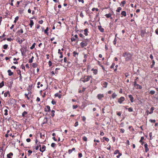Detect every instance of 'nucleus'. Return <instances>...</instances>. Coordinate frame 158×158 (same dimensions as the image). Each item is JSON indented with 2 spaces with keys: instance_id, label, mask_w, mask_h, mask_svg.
<instances>
[{
  "instance_id": "nucleus-45",
  "label": "nucleus",
  "mask_w": 158,
  "mask_h": 158,
  "mask_svg": "<svg viewBox=\"0 0 158 158\" xmlns=\"http://www.w3.org/2000/svg\"><path fill=\"white\" fill-rule=\"evenodd\" d=\"M48 65H49V66L51 67L52 65V63L51 61L49 60L48 61Z\"/></svg>"
},
{
  "instance_id": "nucleus-22",
  "label": "nucleus",
  "mask_w": 158,
  "mask_h": 158,
  "mask_svg": "<svg viewBox=\"0 0 158 158\" xmlns=\"http://www.w3.org/2000/svg\"><path fill=\"white\" fill-rule=\"evenodd\" d=\"M18 32H19V35H20L21 34H22L23 33V29H20L18 31Z\"/></svg>"
},
{
  "instance_id": "nucleus-60",
  "label": "nucleus",
  "mask_w": 158,
  "mask_h": 158,
  "mask_svg": "<svg viewBox=\"0 0 158 158\" xmlns=\"http://www.w3.org/2000/svg\"><path fill=\"white\" fill-rule=\"evenodd\" d=\"M103 139H105L106 141L108 142L109 141V138H106L105 137H103Z\"/></svg>"
},
{
  "instance_id": "nucleus-21",
  "label": "nucleus",
  "mask_w": 158,
  "mask_h": 158,
  "mask_svg": "<svg viewBox=\"0 0 158 158\" xmlns=\"http://www.w3.org/2000/svg\"><path fill=\"white\" fill-rule=\"evenodd\" d=\"M48 27H47L46 29L44 31V33L45 34H46L47 35H48Z\"/></svg>"
},
{
  "instance_id": "nucleus-61",
  "label": "nucleus",
  "mask_w": 158,
  "mask_h": 158,
  "mask_svg": "<svg viewBox=\"0 0 158 158\" xmlns=\"http://www.w3.org/2000/svg\"><path fill=\"white\" fill-rule=\"evenodd\" d=\"M149 121L151 123H155L156 122V120L154 119H150Z\"/></svg>"
},
{
  "instance_id": "nucleus-36",
  "label": "nucleus",
  "mask_w": 158,
  "mask_h": 158,
  "mask_svg": "<svg viewBox=\"0 0 158 158\" xmlns=\"http://www.w3.org/2000/svg\"><path fill=\"white\" fill-rule=\"evenodd\" d=\"M8 47L7 44H5L3 46V48L4 49H6Z\"/></svg>"
},
{
  "instance_id": "nucleus-32",
  "label": "nucleus",
  "mask_w": 158,
  "mask_h": 158,
  "mask_svg": "<svg viewBox=\"0 0 158 158\" xmlns=\"http://www.w3.org/2000/svg\"><path fill=\"white\" fill-rule=\"evenodd\" d=\"M36 45V44L35 43H34L32 45V46L30 47V49L31 50L33 49L35 47V45Z\"/></svg>"
},
{
  "instance_id": "nucleus-33",
  "label": "nucleus",
  "mask_w": 158,
  "mask_h": 158,
  "mask_svg": "<svg viewBox=\"0 0 158 158\" xmlns=\"http://www.w3.org/2000/svg\"><path fill=\"white\" fill-rule=\"evenodd\" d=\"M154 110V108L153 107H152L150 109L151 111L149 112V114H151L153 113V111Z\"/></svg>"
},
{
  "instance_id": "nucleus-49",
  "label": "nucleus",
  "mask_w": 158,
  "mask_h": 158,
  "mask_svg": "<svg viewBox=\"0 0 158 158\" xmlns=\"http://www.w3.org/2000/svg\"><path fill=\"white\" fill-rule=\"evenodd\" d=\"M78 107V106L77 105H73V109H75Z\"/></svg>"
},
{
  "instance_id": "nucleus-1",
  "label": "nucleus",
  "mask_w": 158,
  "mask_h": 158,
  "mask_svg": "<svg viewBox=\"0 0 158 158\" xmlns=\"http://www.w3.org/2000/svg\"><path fill=\"white\" fill-rule=\"evenodd\" d=\"M92 78V76L84 75L80 79V80L82 81L83 82L85 83L89 81L90 78Z\"/></svg>"
},
{
  "instance_id": "nucleus-47",
  "label": "nucleus",
  "mask_w": 158,
  "mask_h": 158,
  "mask_svg": "<svg viewBox=\"0 0 158 158\" xmlns=\"http://www.w3.org/2000/svg\"><path fill=\"white\" fill-rule=\"evenodd\" d=\"M122 8L121 7H118V8L116 10V11L118 12H119L121 10Z\"/></svg>"
},
{
  "instance_id": "nucleus-18",
  "label": "nucleus",
  "mask_w": 158,
  "mask_h": 158,
  "mask_svg": "<svg viewBox=\"0 0 158 158\" xmlns=\"http://www.w3.org/2000/svg\"><path fill=\"white\" fill-rule=\"evenodd\" d=\"M34 23L32 20H30V23H29V25H30V27L31 28L32 26L34 25Z\"/></svg>"
},
{
  "instance_id": "nucleus-19",
  "label": "nucleus",
  "mask_w": 158,
  "mask_h": 158,
  "mask_svg": "<svg viewBox=\"0 0 158 158\" xmlns=\"http://www.w3.org/2000/svg\"><path fill=\"white\" fill-rule=\"evenodd\" d=\"M128 97L130 98V100L131 102H133V100L134 99V98H133V97H132V95L131 94L129 95H128Z\"/></svg>"
},
{
  "instance_id": "nucleus-14",
  "label": "nucleus",
  "mask_w": 158,
  "mask_h": 158,
  "mask_svg": "<svg viewBox=\"0 0 158 158\" xmlns=\"http://www.w3.org/2000/svg\"><path fill=\"white\" fill-rule=\"evenodd\" d=\"M87 28H86L84 31V34L85 36H87L88 35V33L89 32Z\"/></svg>"
},
{
  "instance_id": "nucleus-16",
  "label": "nucleus",
  "mask_w": 158,
  "mask_h": 158,
  "mask_svg": "<svg viewBox=\"0 0 158 158\" xmlns=\"http://www.w3.org/2000/svg\"><path fill=\"white\" fill-rule=\"evenodd\" d=\"M58 53L60 54V58H62L63 57V55H62V52H61V50L60 49H59L58 50Z\"/></svg>"
},
{
  "instance_id": "nucleus-8",
  "label": "nucleus",
  "mask_w": 158,
  "mask_h": 158,
  "mask_svg": "<svg viewBox=\"0 0 158 158\" xmlns=\"http://www.w3.org/2000/svg\"><path fill=\"white\" fill-rule=\"evenodd\" d=\"M50 107L48 105H47L46 106V107L45 108L44 111L45 112H50Z\"/></svg>"
},
{
  "instance_id": "nucleus-43",
  "label": "nucleus",
  "mask_w": 158,
  "mask_h": 158,
  "mask_svg": "<svg viewBox=\"0 0 158 158\" xmlns=\"http://www.w3.org/2000/svg\"><path fill=\"white\" fill-rule=\"evenodd\" d=\"M155 91L154 90H151L149 92V94H155Z\"/></svg>"
},
{
  "instance_id": "nucleus-31",
  "label": "nucleus",
  "mask_w": 158,
  "mask_h": 158,
  "mask_svg": "<svg viewBox=\"0 0 158 158\" xmlns=\"http://www.w3.org/2000/svg\"><path fill=\"white\" fill-rule=\"evenodd\" d=\"M117 96V94L114 93L112 94L111 96L113 98H114Z\"/></svg>"
},
{
  "instance_id": "nucleus-58",
  "label": "nucleus",
  "mask_w": 158,
  "mask_h": 158,
  "mask_svg": "<svg viewBox=\"0 0 158 158\" xmlns=\"http://www.w3.org/2000/svg\"><path fill=\"white\" fill-rule=\"evenodd\" d=\"M121 114H122V113L120 112H117V115L119 116H121Z\"/></svg>"
},
{
  "instance_id": "nucleus-7",
  "label": "nucleus",
  "mask_w": 158,
  "mask_h": 158,
  "mask_svg": "<svg viewBox=\"0 0 158 158\" xmlns=\"http://www.w3.org/2000/svg\"><path fill=\"white\" fill-rule=\"evenodd\" d=\"M108 83L106 81H102L101 82V84L102 86L105 88H106L107 85H108Z\"/></svg>"
},
{
  "instance_id": "nucleus-26",
  "label": "nucleus",
  "mask_w": 158,
  "mask_h": 158,
  "mask_svg": "<svg viewBox=\"0 0 158 158\" xmlns=\"http://www.w3.org/2000/svg\"><path fill=\"white\" fill-rule=\"evenodd\" d=\"M25 40L24 39H21L20 40H18V42L20 44H21Z\"/></svg>"
},
{
  "instance_id": "nucleus-10",
  "label": "nucleus",
  "mask_w": 158,
  "mask_h": 158,
  "mask_svg": "<svg viewBox=\"0 0 158 158\" xmlns=\"http://www.w3.org/2000/svg\"><path fill=\"white\" fill-rule=\"evenodd\" d=\"M73 56L77 58V57L78 56V53L76 51H73Z\"/></svg>"
},
{
  "instance_id": "nucleus-54",
  "label": "nucleus",
  "mask_w": 158,
  "mask_h": 158,
  "mask_svg": "<svg viewBox=\"0 0 158 158\" xmlns=\"http://www.w3.org/2000/svg\"><path fill=\"white\" fill-rule=\"evenodd\" d=\"M40 137L41 138H42V137L43 136L44 137V135H45L44 134L42 135V134L41 133H40Z\"/></svg>"
},
{
  "instance_id": "nucleus-35",
  "label": "nucleus",
  "mask_w": 158,
  "mask_h": 158,
  "mask_svg": "<svg viewBox=\"0 0 158 158\" xmlns=\"http://www.w3.org/2000/svg\"><path fill=\"white\" fill-rule=\"evenodd\" d=\"M144 139V138L143 137V136L141 137V139L139 140V142L142 143V144H143V140Z\"/></svg>"
},
{
  "instance_id": "nucleus-11",
  "label": "nucleus",
  "mask_w": 158,
  "mask_h": 158,
  "mask_svg": "<svg viewBox=\"0 0 158 158\" xmlns=\"http://www.w3.org/2000/svg\"><path fill=\"white\" fill-rule=\"evenodd\" d=\"M104 96L103 94H99L97 95V97L99 99L101 100Z\"/></svg>"
},
{
  "instance_id": "nucleus-4",
  "label": "nucleus",
  "mask_w": 158,
  "mask_h": 158,
  "mask_svg": "<svg viewBox=\"0 0 158 158\" xmlns=\"http://www.w3.org/2000/svg\"><path fill=\"white\" fill-rule=\"evenodd\" d=\"M134 86L136 87V89H141L142 86L139 85L137 84L136 81H135L134 82Z\"/></svg>"
},
{
  "instance_id": "nucleus-64",
  "label": "nucleus",
  "mask_w": 158,
  "mask_h": 158,
  "mask_svg": "<svg viewBox=\"0 0 158 158\" xmlns=\"http://www.w3.org/2000/svg\"><path fill=\"white\" fill-rule=\"evenodd\" d=\"M78 125V122H76L74 124V126L76 127Z\"/></svg>"
},
{
  "instance_id": "nucleus-52",
  "label": "nucleus",
  "mask_w": 158,
  "mask_h": 158,
  "mask_svg": "<svg viewBox=\"0 0 158 158\" xmlns=\"http://www.w3.org/2000/svg\"><path fill=\"white\" fill-rule=\"evenodd\" d=\"M55 145H56V144L53 143H52L51 144V146L52 148L54 147L55 146Z\"/></svg>"
},
{
  "instance_id": "nucleus-41",
  "label": "nucleus",
  "mask_w": 158,
  "mask_h": 158,
  "mask_svg": "<svg viewBox=\"0 0 158 158\" xmlns=\"http://www.w3.org/2000/svg\"><path fill=\"white\" fill-rule=\"evenodd\" d=\"M20 51H21L22 55H23V54L24 52V49L23 48H21L20 49Z\"/></svg>"
},
{
  "instance_id": "nucleus-55",
  "label": "nucleus",
  "mask_w": 158,
  "mask_h": 158,
  "mask_svg": "<svg viewBox=\"0 0 158 158\" xmlns=\"http://www.w3.org/2000/svg\"><path fill=\"white\" fill-rule=\"evenodd\" d=\"M28 94H25V95L26 97L27 98V99L28 100H29L30 99V98L28 97Z\"/></svg>"
},
{
  "instance_id": "nucleus-9",
  "label": "nucleus",
  "mask_w": 158,
  "mask_h": 158,
  "mask_svg": "<svg viewBox=\"0 0 158 158\" xmlns=\"http://www.w3.org/2000/svg\"><path fill=\"white\" fill-rule=\"evenodd\" d=\"M46 146L45 145H43L42 148H40V150L42 152H43L46 149Z\"/></svg>"
},
{
  "instance_id": "nucleus-48",
  "label": "nucleus",
  "mask_w": 158,
  "mask_h": 158,
  "mask_svg": "<svg viewBox=\"0 0 158 158\" xmlns=\"http://www.w3.org/2000/svg\"><path fill=\"white\" fill-rule=\"evenodd\" d=\"M60 68H56V69H55V73H56V74H57L58 73V71H57V70H60Z\"/></svg>"
},
{
  "instance_id": "nucleus-46",
  "label": "nucleus",
  "mask_w": 158,
  "mask_h": 158,
  "mask_svg": "<svg viewBox=\"0 0 158 158\" xmlns=\"http://www.w3.org/2000/svg\"><path fill=\"white\" fill-rule=\"evenodd\" d=\"M155 62L154 61V60H152V64L151 66V68H152L153 67L154 65L155 64Z\"/></svg>"
},
{
  "instance_id": "nucleus-27",
  "label": "nucleus",
  "mask_w": 158,
  "mask_h": 158,
  "mask_svg": "<svg viewBox=\"0 0 158 158\" xmlns=\"http://www.w3.org/2000/svg\"><path fill=\"white\" fill-rule=\"evenodd\" d=\"M8 94H9V91L6 92L4 94V97H7Z\"/></svg>"
},
{
  "instance_id": "nucleus-20",
  "label": "nucleus",
  "mask_w": 158,
  "mask_h": 158,
  "mask_svg": "<svg viewBox=\"0 0 158 158\" xmlns=\"http://www.w3.org/2000/svg\"><path fill=\"white\" fill-rule=\"evenodd\" d=\"M146 33V31H144L142 30L141 32L140 35L141 36L143 37L144 36V35Z\"/></svg>"
},
{
  "instance_id": "nucleus-15",
  "label": "nucleus",
  "mask_w": 158,
  "mask_h": 158,
  "mask_svg": "<svg viewBox=\"0 0 158 158\" xmlns=\"http://www.w3.org/2000/svg\"><path fill=\"white\" fill-rule=\"evenodd\" d=\"M7 73H8V74L9 76H10L12 75L13 74V73L11 71V70L10 69L8 70H7Z\"/></svg>"
},
{
  "instance_id": "nucleus-56",
  "label": "nucleus",
  "mask_w": 158,
  "mask_h": 158,
  "mask_svg": "<svg viewBox=\"0 0 158 158\" xmlns=\"http://www.w3.org/2000/svg\"><path fill=\"white\" fill-rule=\"evenodd\" d=\"M28 156H30L31 155V154L32 153V151H31L30 150H29L28 151Z\"/></svg>"
},
{
  "instance_id": "nucleus-30",
  "label": "nucleus",
  "mask_w": 158,
  "mask_h": 158,
  "mask_svg": "<svg viewBox=\"0 0 158 158\" xmlns=\"http://www.w3.org/2000/svg\"><path fill=\"white\" fill-rule=\"evenodd\" d=\"M32 66L33 68H35L38 65L36 63H33L32 64Z\"/></svg>"
},
{
  "instance_id": "nucleus-6",
  "label": "nucleus",
  "mask_w": 158,
  "mask_h": 158,
  "mask_svg": "<svg viewBox=\"0 0 158 158\" xmlns=\"http://www.w3.org/2000/svg\"><path fill=\"white\" fill-rule=\"evenodd\" d=\"M124 100V98L123 97H121L118 99V102L120 104H121L123 102Z\"/></svg>"
},
{
  "instance_id": "nucleus-50",
  "label": "nucleus",
  "mask_w": 158,
  "mask_h": 158,
  "mask_svg": "<svg viewBox=\"0 0 158 158\" xmlns=\"http://www.w3.org/2000/svg\"><path fill=\"white\" fill-rule=\"evenodd\" d=\"M119 153H120L119 152V151L118 150H115L114 152V154H119Z\"/></svg>"
},
{
  "instance_id": "nucleus-38",
  "label": "nucleus",
  "mask_w": 158,
  "mask_h": 158,
  "mask_svg": "<svg viewBox=\"0 0 158 158\" xmlns=\"http://www.w3.org/2000/svg\"><path fill=\"white\" fill-rule=\"evenodd\" d=\"M19 19V17L17 16L15 18V19L14 21V22L15 23L17 20H18Z\"/></svg>"
},
{
  "instance_id": "nucleus-23",
  "label": "nucleus",
  "mask_w": 158,
  "mask_h": 158,
  "mask_svg": "<svg viewBox=\"0 0 158 158\" xmlns=\"http://www.w3.org/2000/svg\"><path fill=\"white\" fill-rule=\"evenodd\" d=\"M98 29L101 32H103L104 31V29L101 26H98Z\"/></svg>"
},
{
  "instance_id": "nucleus-59",
  "label": "nucleus",
  "mask_w": 158,
  "mask_h": 158,
  "mask_svg": "<svg viewBox=\"0 0 158 158\" xmlns=\"http://www.w3.org/2000/svg\"><path fill=\"white\" fill-rule=\"evenodd\" d=\"M6 40L8 41H11L13 40V39L10 38H7Z\"/></svg>"
},
{
  "instance_id": "nucleus-40",
  "label": "nucleus",
  "mask_w": 158,
  "mask_h": 158,
  "mask_svg": "<svg viewBox=\"0 0 158 158\" xmlns=\"http://www.w3.org/2000/svg\"><path fill=\"white\" fill-rule=\"evenodd\" d=\"M82 139L84 141H87V137L85 136H84L82 137Z\"/></svg>"
},
{
  "instance_id": "nucleus-34",
  "label": "nucleus",
  "mask_w": 158,
  "mask_h": 158,
  "mask_svg": "<svg viewBox=\"0 0 158 158\" xmlns=\"http://www.w3.org/2000/svg\"><path fill=\"white\" fill-rule=\"evenodd\" d=\"M27 114V112L26 111H24L22 114V116L23 117H24L25 115Z\"/></svg>"
},
{
  "instance_id": "nucleus-57",
  "label": "nucleus",
  "mask_w": 158,
  "mask_h": 158,
  "mask_svg": "<svg viewBox=\"0 0 158 158\" xmlns=\"http://www.w3.org/2000/svg\"><path fill=\"white\" fill-rule=\"evenodd\" d=\"M82 120L83 121H84L86 120V118L85 116H83L82 117Z\"/></svg>"
},
{
  "instance_id": "nucleus-13",
  "label": "nucleus",
  "mask_w": 158,
  "mask_h": 158,
  "mask_svg": "<svg viewBox=\"0 0 158 158\" xmlns=\"http://www.w3.org/2000/svg\"><path fill=\"white\" fill-rule=\"evenodd\" d=\"M91 71H93V73L94 75H96L98 73V70L97 69H92Z\"/></svg>"
},
{
  "instance_id": "nucleus-5",
  "label": "nucleus",
  "mask_w": 158,
  "mask_h": 158,
  "mask_svg": "<svg viewBox=\"0 0 158 158\" xmlns=\"http://www.w3.org/2000/svg\"><path fill=\"white\" fill-rule=\"evenodd\" d=\"M15 100L12 98H10L8 100L9 103L11 105H14L15 103Z\"/></svg>"
},
{
  "instance_id": "nucleus-51",
  "label": "nucleus",
  "mask_w": 158,
  "mask_h": 158,
  "mask_svg": "<svg viewBox=\"0 0 158 158\" xmlns=\"http://www.w3.org/2000/svg\"><path fill=\"white\" fill-rule=\"evenodd\" d=\"M128 110L129 112H132L133 111V109L131 107H130L128 109Z\"/></svg>"
},
{
  "instance_id": "nucleus-12",
  "label": "nucleus",
  "mask_w": 158,
  "mask_h": 158,
  "mask_svg": "<svg viewBox=\"0 0 158 158\" xmlns=\"http://www.w3.org/2000/svg\"><path fill=\"white\" fill-rule=\"evenodd\" d=\"M144 148H145V152H147L149 151V148L148 147V144L147 143H145L144 145Z\"/></svg>"
},
{
  "instance_id": "nucleus-28",
  "label": "nucleus",
  "mask_w": 158,
  "mask_h": 158,
  "mask_svg": "<svg viewBox=\"0 0 158 158\" xmlns=\"http://www.w3.org/2000/svg\"><path fill=\"white\" fill-rule=\"evenodd\" d=\"M121 14L122 16H126V12L125 11H123L121 12Z\"/></svg>"
},
{
  "instance_id": "nucleus-17",
  "label": "nucleus",
  "mask_w": 158,
  "mask_h": 158,
  "mask_svg": "<svg viewBox=\"0 0 158 158\" xmlns=\"http://www.w3.org/2000/svg\"><path fill=\"white\" fill-rule=\"evenodd\" d=\"M55 97H58L59 98H60L61 97V95L59 94L58 93H56L54 95Z\"/></svg>"
},
{
  "instance_id": "nucleus-24",
  "label": "nucleus",
  "mask_w": 158,
  "mask_h": 158,
  "mask_svg": "<svg viewBox=\"0 0 158 158\" xmlns=\"http://www.w3.org/2000/svg\"><path fill=\"white\" fill-rule=\"evenodd\" d=\"M47 118H44L43 120V124H45L47 123Z\"/></svg>"
},
{
  "instance_id": "nucleus-39",
  "label": "nucleus",
  "mask_w": 158,
  "mask_h": 158,
  "mask_svg": "<svg viewBox=\"0 0 158 158\" xmlns=\"http://www.w3.org/2000/svg\"><path fill=\"white\" fill-rule=\"evenodd\" d=\"M5 113L4 114L5 115H7L8 114V110L7 109H5L4 110Z\"/></svg>"
},
{
  "instance_id": "nucleus-29",
  "label": "nucleus",
  "mask_w": 158,
  "mask_h": 158,
  "mask_svg": "<svg viewBox=\"0 0 158 158\" xmlns=\"http://www.w3.org/2000/svg\"><path fill=\"white\" fill-rule=\"evenodd\" d=\"M4 85V82L2 81L1 83H0V88H2Z\"/></svg>"
},
{
  "instance_id": "nucleus-2",
  "label": "nucleus",
  "mask_w": 158,
  "mask_h": 158,
  "mask_svg": "<svg viewBox=\"0 0 158 158\" xmlns=\"http://www.w3.org/2000/svg\"><path fill=\"white\" fill-rule=\"evenodd\" d=\"M82 42H81L80 44V45L82 48H83L84 47H86L88 45V42L90 41L89 39H85L81 40Z\"/></svg>"
},
{
  "instance_id": "nucleus-53",
  "label": "nucleus",
  "mask_w": 158,
  "mask_h": 158,
  "mask_svg": "<svg viewBox=\"0 0 158 158\" xmlns=\"http://www.w3.org/2000/svg\"><path fill=\"white\" fill-rule=\"evenodd\" d=\"M71 40L72 42L75 41L76 40V39L74 37H72L71 38Z\"/></svg>"
},
{
  "instance_id": "nucleus-63",
  "label": "nucleus",
  "mask_w": 158,
  "mask_h": 158,
  "mask_svg": "<svg viewBox=\"0 0 158 158\" xmlns=\"http://www.w3.org/2000/svg\"><path fill=\"white\" fill-rule=\"evenodd\" d=\"M64 62L66 63H67V59L66 57L64 58Z\"/></svg>"
},
{
  "instance_id": "nucleus-44",
  "label": "nucleus",
  "mask_w": 158,
  "mask_h": 158,
  "mask_svg": "<svg viewBox=\"0 0 158 158\" xmlns=\"http://www.w3.org/2000/svg\"><path fill=\"white\" fill-rule=\"evenodd\" d=\"M80 16L82 18H83V17H84V15H83V14L82 13V11H81V13H80Z\"/></svg>"
},
{
  "instance_id": "nucleus-37",
  "label": "nucleus",
  "mask_w": 158,
  "mask_h": 158,
  "mask_svg": "<svg viewBox=\"0 0 158 158\" xmlns=\"http://www.w3.org/2000/svg\"><path fill=\"white\" fill-rule=\"evenodd\" d=\"M79 36L82 38V40L84 39L85 36L82 34H79Z\"/></svg>"
},
{
  "instance_id": "nucleus-3",
  "label": "nucleus",
  "mask_w": 158,
  "mask_h": 158,
  "mask_svg": "<svg viewBox=\"0 0 158 158\" xmlns=\"http://www.w3.org/2000/svg\"><path fill=\"white\" fill-rule=\"evenodd\" d=\"M123 56L125 57L126 60H128L131 59V54L125 52L123 54Z\"/></svg>"
},
{
  "instance_id": "nucleus-25",
  "label": "nucleus",
  "mask_w": 158,
  "mask_h": 158,
  "mask_svg": "<svg viewBox=\"0 0 158 158\" xmlns=\"http://www.w3.org/2000/svg\"><path fill=\"white\" fill-rule=\"evenodd\" d=\"M55 110H52L51 111V113H52V114H51V116L52 117H53L54 116H55Z\"/></svg>"
},
{
  "instance_id": "nucleus-42",
  "label": "nucleus",
  "mask_w": 158,
  "mask_h": 158,
  "mask_svg": "<svg viewBox=\"0 0 158 158\" xmlns=\"http://www.w3.org/2000/svg\"><path fill=\"white\" fill-rule=\"evenodd\" d=\"M51 103L52 104L54 105L56 104V102L54 100H53L51 102Z\"/></svg>"
},
{
  "instance_id": "nucleus-62",
  "label": "nucleus",
  "mask_w": 158,
  "mask_h": 158,
  "mask_svg": "<svg viewBox=\"0 0 158 158\" xmlns=\"http://www.w3.org/2000/svg\"><path fill=\"white\" fill-rule=\"evenodd\" d=\"M17 73L19 74V75H20V74H21V71L19 70H17Z\"/></svg>"
}]
</instances>
